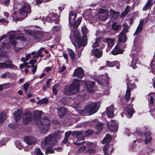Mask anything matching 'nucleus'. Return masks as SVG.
I'll return each mask as SVG.
<instances>
[{
	"mask_svg": "<svg viewBox=\"0 0 155 155\" xmlns=\"http://www.w3.org/2000/svg\"><path fill=\"white\" fill-rule=\"evenodd\" d=\"M83 83L85 84L87 90L90 93H93L94 90V86L95 82L89 80H86L83 81Z\"/></svg>",
	"mask_w": 155,
	"mask_h": 155,
	"instance_id": "obj_12",
	"label": "nucleus"
},
{
	"mask_svg": "<svg viewBox=\"0 0 155 155\" xmlns=\"http://www.w3.org/2000/svg\"><path fill=\"white\" fill-rule=\"evenodd\" d=\"M66 112V109L62 107H61L58 110V114L60 117L64 116Z\"/></svg>",
	"mask_w": 155,
	"mask_h": 155,
	"instance_id": "obj_35",
	"label": "nucleus"
},
{
	"mask_svg": "<svg viewBox=\"0 0 155 155\" xmlns=\"http://www.w3.org/2000/svg\"><path fill=\"white\" fill-rule=\"evenodd\" d=\"M76 17L77 15L74 12H72L69 14V21L70 27L71 28V30L77 29L81 21V17H79L77 21H75Z\"/></svg>",
	"mask_w": 155,
	"mask_h": 155,
	"instance_id": "obj_7",
	"label": "nucleus"
},
{
	"mask_svg": "<svg viewBox=\"0 0 155 155\" xmlns=\"http://www.w3.org/2000/svg\"><path fill=\"white\" fill-rule=\"evenodd\" d=\"M61 26H54L51 29V32L54 34H56L61 30Z\"/></svg>",
	"mask_w": 155,
	"mask_h": 155,
	"instance_id": "obj_38",
	"label": "nucleus"
},
{
	"mask_svg": "<svg viewBox=\"0 0 155 155\" xmlns=\"http://www.w3.org/2000/svg\"><path fill=\"white\" fill-rule=\"evenodd\" d=\"M144 25V20L140 21L139 25L137 27L136 31L134 34V35H137L142 30L143 26Z\"/></svg>",
	"mask_w": 155,
	"mask_h": 155,
	"instance_id": "obj_33",
	"label": "nucleus"
},
{
	"mask_svg": "<svg viewBox=\"0 0 155 155\" xmlns=\"http://www.w3.org/2000/svg\"><path fill=\"white\" fill-rule=\"evenodd\" d=\"M71 30V34L70 38L72 43L75 47L77 54L76 55L77 58H79L81 56V52L83 49L87 42V35L88 33V30L87 27L84 26L82 28L81 31L83 34L82 39H81L80 34L76 29Z\"/></svg>",
	"mask_w": 155,
	"mask_h": 155,
	"instance_id": "obj_1",
	"label": "nucleus"
},
{
	"mask_svg": "<svg viewBox=\"0 0 155 155\" xmlns=\"http://www.w3.org/2000/svg\"><path fill=\"white\" fill-rule=\"evenodd\" d=\"M154 95L153 93H150L148 96V98H150V101L152 105L153 104V95Z\"/></svg>",
	"mask_w": 155,
	"mask_h": 155,
	"instance_id": "obj_57",
	"label": "nucleus"
},
{
	"mask_svg": "<svg viewBox=\"0 0 155 155\" xmlns=\"http://www.w3.org/2000/svg\"><path fill=\"white\" fill-rule=\"evenodd\" d=\"M86 148L85 147V146L84 145V146H82V147H80L78 149V152L79 153H81L83 151H84V150H86Z\"/></svg>",
	"mask_w": 155,
	"mask_h": 155,
	"instance_id": "obj_54",
	"label": "nucleus"
},
{
	"mask_svg": "<svg viewBox=\"0 0 155 155\" xmlns=\"http://www.w3.org/2000/svg\"><path fill=\"white\" fill-rule=\"evenodd\" d=\"M110 14L112 16V18L114 19H117L119 15L118 12H115L112 9L110 10Z\"/></svg>",
	"mask_w": 155,
	"mask_h": 155,
	"instance_id": "obj_37",
	"label": "nucleus"
},
{
	"mask_svg": "<svg viewBox=\"0 0 155 155\" xmlns=\"http://www.w3.org/2000/svg\"><path fill=\"white\" fill-rule=\"evenodd\" d=\"M6 117V115L3 113L0 114V123L4 121Z\"/></svg>",
	"mask_w": 155,
	"mask_h": 155,
	"instance_id": "obj_51",
	"label": "nucleus"
},
{
	"mask_svg": "<svg viewBox=\"0 0 155 155\" xmlns=\"http://www.w3.org/2000/svg\"><path fill=\"white\" fill-rule=\"evenodd\" d=\"M95 126L97 129L96 134H98L101 131L102 129V124L101 123H99L97 124H96Z\"/></svg>",
	"mask_w": 155,
	"mask_h": 155,
	"instance_id": "obj_41",
	"label": "nucleus"
},
{
	"mask_svg": "<svg viewBox=\"0 0 155 155\" xmlns=\"http://www.w3.org/2000/svg\"><path fill=\"white\" fill-rule=\"evenodd\" d=\"M58 87V84H56L53 87L52 91L53 93L56 94L57 93V89Z\"/></svg>",
	"mask_w": 155,
	"mask_h": 155,
	"instance_id": "obj_53",
	"label": "nucleus"
},
{
	"mask_svg": "<svg viewBox=\"0 0 155 155\" xmlns=\"http://www.w3.org/2000/svg\"><path fill=\"white\" fill-rule=\"evenodd\" d=\"M56 142L55 135L50 134L48 137L44 138L41 143V147L43 148H45L49 145H54Z\"/></svg>",
	"mask_w": 155,
	"mask_h": 155,
	"instance_id": "obj_9",
	"label": "nucleus"
},
{
	"mask_svg": "<svg viewBox=\"0 0 155 155\" xmlns=\"http://www.w3.org/2000/svg\"><path fill=\"white\" fill-rule=\"evenodd\" d=\"M39 19H40L41 20H43V21L46 20V21H48L49 22H52V21L51 20V18L49 17V15L48 16L46 17L45 18L44 16L42 17H40L39 18Z\"/></svg>",
	"mask_w": 155,
	"mask_h": 155,
	"instance_id": "obj_46",
	"label": "nucleus"
},
{
	"mask_svg": "<svg viewBox=\"0 0 155 155\" xmlns=\"http://www.w3.org/2000/svg\"><path fill=\"white\" fill-rule=\"evenodd\" d=\"M7 35L9 36V40L8 41V40L5 39L0 48V58L3 56L2 54L3 53L10 48L9 44L12 46H15L17 43V40L19 39L21 41L23 42L26 40L25 38L23 37L19 36L16 38V32L15 31H11L8 32L7 33Z\"/></svg>",
	"mask_w": 155,
	"mask_h": 155,
	"instance_id": "obj_2",
	"label": "nucleus"
},
{
	"mask_svg": "<svg viewBox=\"0 0 155 155\" xmlns=\"http://www.w3.org/2000/svg\"><path fill=\"white\" fill-rule=\"evenodd\" d=\"M114 150L111 145L106 144L103 148L104 155H110Z\"/></svg>",
	"mask_w": 155,
	"mask_h": 155,
	"instance_id": "obj_20",
	"label": "nucleus"
},
{
	"mask_svg": "<svg viewBox=\"0 0 155 155\" xmlns=\"http://www.w3.org/2000/svg\"><path fill=\"white\" fill-rule=\"evenodd\" d=\"M33 119L32 114L28 112H25L23 116V122L24 124H27Z\"/></svg>",
	"mask_w": 155,
	"mask_h": 155,
	"instance_id": "obj_18",
	"label": "nucleus"
},
{
	"mask_svg": "<svg viewBox=\"0 0 155 155\" xmlns=\"http://www.w3.org/2000/svg\"><path fill=\"white\" fill-rule=\"evenodd\" d=\"M73 75L80 78H82L84 76V71L83 68L80 67H78L74 70Z\"/></svg>",
	"mask_w": 155,
	"mask_h": 155,
	"instance_id": "obj_17",
	"label": "nucleus"
},
{
	"mask_svg": "<svg viewBox=\"0 0 155 155\" xmlns=\"http://www.w3.org/2000/svg\"><path fill=\"white\" fill-rule=\"evenodd\" d=\"M108 11L107 10L101 9L98 11V15L99 19L102 21H104L108 17Z\"/></svg>",
	"mask_w": 155,
	"mask_h": 155,
	"instance_id": "obj_13",
	"label": "nucleus"
},
{
	"mask_svg": "<svg viewBox=\"0 0 155 155\" xmlns=\"http://www.w3.org/2000/svg\"><path fill=\"white\" fill-rule=\"evenodd\" d=\"M75 144L78 146L81 144H84L87 148H93L96 146V143H93L91 142H74Z\"/></svg>",
	"mask_w": 155,
	"mask_h": 155,
	"instance_id": "obj_19",
	"label": "nucleus"
},
{
	"mask_svg": "<svg viewBox=\"0 0 155 155\" xmlns=\"http://www.w3.org/2000/svg\"><path fill=\"white\" fill-rule=\"evenodd\" d=\"M35 151L36 155H43V154L39 148H36Z\"/></svg>",
	"mask_w": 155,
	"mask_h": 155,
	"instance_id": "obj_58",
	"label": "nucleus"
},
{
	"mask_svg": "<svg viewBox=\"0 0 155 155\" xmlns=\"http://www.w3.org/2000/svg\"><path fill=\"white\" fill-rule=\"evenodd\" d=\"M39 130L42 133L45 134L47 132L49 127V120L47 118L42 119L37 123Z\"/></svg>",
	"mask_w": 155,
	"mask_h": 155,
	"instance_id": "obj_8",
	"label": "nucleus"
},
{
	"mask_svg": "<svg viewBox=\"0 0 155 155\" xmlns=\"http://www.w3.org/2000/svg\"><path fill=\"white\" fill-rule=\"evenodd\" d=\"M68 54L70 55L72 60H74L75 59L74 53L72 50L68 49Z\"/></svg>",
	"mask_w": 155,
	"mask_h": 155,
	"instance_id": "obj_48",
	"label": "nucleus"
},
{
	"mask_svg": "<svg viewBox=\"0 0 155 155\" xmlns=\"http://www.w3.org/2000/svg\"><path fill=\"white\" fill-rule=\"evenodd\" d=\"M54 153L53 150L52 149H47L45 151V153L48 154L49 153Z\"/></svg>",
	"mask_w": 155,
	"mask_h": 155,
	"instance_id": "obj_60",
	"label": "nucleus"
},
{
	"mask_svg": "<svg viewBox=\"0 0 155 155\" xmlns=\"http://www.w3.org/2000/svg\"><path fill=\"white\" fill-rule=\"evenodd\" d=\"M41 51L40 50H39L38 52L33 57V59H35L36 58L38 59L39 57L41 58H42L43 57V56L42 54H41Z\"/></svg>",
	"mask_w": 155,
	"mask_h": 155,
	"instance_id": "obj_45",
	"label": "nucleus"
},
{
	"mask_svg": "<svg viewBox=\"0 0 155 155\" xmlns=\"http://www.w3.org/2000/svg\"><path fill=\"white\" fill-rule=\"evenodd\" d=\"M145 136V142L146 144L149 143L151 140V137L150 136L151 134V132L149 131H147L144 133Z\"/></svg>",
	"mask_w": 155,
	"mask_h": 155,
	"instance_id": "obj_31",
	"label": "nucleus"
},
{
	"mask_svg": "<svg viewBox=\"0 0 155 155\" xmlns=\"http://www.w3.org/2000/svg\"><path fill=\"white\" fill-rule=\"evenodd\" d=\"M22 113V111L20 110H17V111H15L14 113L13 114L14 118L16 121L20 119L21 118Z\"/></svg>",
	"mask_w": 155,
	"mask_h": 155,
	"instance_id": "obj_30",
	"label": "nucleus"
},
{
	"mask_svg": "<svg viewBox=\"0 0 155 155\" xmlns=\"http://www.w3.org/2000/svg\"><path fill=\"white\" fill-rule=\"evenodd\" d=\"M150 68L151 71L154 72L155 71V59L153 60L150 64Z\"/></svg>",
	"mask_w": 155,
	"mask_h": 155,
	"instance_id": "obj_43",
	"label": "nucleus"
},
{
	"mask_svg": "<svg viewBox=\"0 0 155 155\" xmlns=\"http://www.w3.org/2000/svg\"><path fill=\"white\" fill-rule=\"evenodd\" d=\"M101 39H96L93 42V44L92 46V47L95 48L97 47L99 45Z\"/></svg>",
	"mask_w": 155,
	"mask_h": 155,
	"instance_id": "obj_44",
	"label": "nucleus"
},
{
	"mask_svg": "<svg viewBox=\"0 0 155 155\" xmlns=\"http://www.w3.org/2000/svg\"><path fill=\"white\" fill-rule=\"evenodd\" d=\"M25 67H26L27 68H30L31 66H30L28 65V63L27 62H24L23 64H21L20 65V68L22 69Z\"/></svg>",
	"mask_w": 155,
	"mask_h": 155,
	"instance_id": "obj_50",
	"label": "nucleus"
},
{
	"mask_svg": "<svg viewBox=\"0 0 155 155\" xmlns=\"http://www.w3.org/2000/svg\"><path fill=\"white\" fill-rule=\"evenodd\" d=\"M83 131L84 133V135L86 137L91 136L93 133V130H88L85 132Z\"/></svg>",
	"mask_w": 155,
	"mask_h": 155,
	"instance_id": "obj_49",
	"label": "nucleus"
},
{
	"mask_svg": "<svg viewBox=\"0 0 155 155\" xmlns=\"http://www.w3.org/2000/svg\"><path fill=\"white\" fill-rule=\"evenodd\" d=\"M42 111L39 110H36L34 112V115H37V117H40L42 114Z\"/></svg>",
	"mask_w": 155,
	"mask_h": 155,
	"instance_id": "obj_55",
	"label": "nucleus"
},
{
	"mask_svg": "<svg viewBox=\"0 0 155 155\" xmlns=\"http://www.w3.org/2000/svg\"><path fill=\"white\" fill-rule=\"evenodd\" d=\"M31 8L29 5L27 3H25L19 10L21 16L23 19L27 16L28 13H30Z\"/></svg>",
	"mask_w": 155,
	"mask_h": 155,
	"instance_id": "obj_11",
	"label": "nucleus"
},
{
	"mask_svg": "<svg viewBox=\"0 0 155 155\" xmlns=\"http://www.w3.org/2000/svg\"><path fill=\"white\" fill-rule=\"evenodd\" d=\"M106 41L107 43L108 46L109 48L112 47L114 44L115 39L113 38H107Z\"/></svg>",
	"mask_w": 155,
	"mask_h": 155,
	"instance_id": "obj_34",
	"label": "nucleus"
},
{
	"mask_svg": "<svg viewBox=\"0 0 155 155\" xmlns=\"http://www.w3.org/2000/svg\"><path fill=\"white\" fill-rule=\"evenodd\" d=\"M116 66V68L117 69L120 68V65L119 63L117 61H113V62H110L108 61H106V66L109 67H113L115 66Z\"/></svg>",
	"mask_w": 155,
	"mask_h": 155,
	"instance_id": "obj_28",
	"label": "nucleus"
},
{
	"mask_svg": "<svg viewBox=\"0 0 155 155\" xmlns=\"http://www.w3.org/2000/svg\"><path fill=\"white\" fill-rule=\"evenodd\" d=\"M141 47L140 44L136 39H135L134 45L131 50L132 53L130 54V56L132 58L131 64L130 65V66L133 69L136 68H137L136 64L138 61L137 53L141 50Z\"/></svg>",
	"mask_w": 155,
	"mask_h": 155,
	"instance_id": "obj_5",
	"label": "nucleus"
},
{
	"mask_svg": "<svg viewBox=\"0 0 155 155\" xmlns=\"http://www.w3.org/2000/svg\"><path fill=\"white\" fill-rule=\"evenodd\" d=\"M25 32L29 35L34 36L33 38L36 42H42L48 40L51 38L50 34L43 31L35 32L33 30H25Z\"/></svg>",
	"mask_w": 155,
	"mask_h": 155,
	"instance_id": "obj_4",
	"label": "nucleus"
},
{
	"mask_svg": "<svg viewBox=\"0 0 155 155\" xmlns=\"http://www.w3.org/2000/svg\"><path fill=\"white\" fill-rule=\"evenodd\" d=\"M49 17L51 18L52 21H54L55 24L58 23L60 19L59 16L54 13H51L49 14Z\"/></svg>",
	"mask_w": 155,
	"mask_h": 155,
	"instance_id": "obj_29",
	"label": "nucleus"
},
{
	"mask_svg": "<svg viewBox=\"0 0 155 155\" xmlns=\"http://www.w3.org/2000/svg\"><path fill=\"white\" fill-rule=\"evenodd\" d=\"M24 139L26 143L29 145L34 144L37 142L36 139L32 136H26Z\"/></svg>",
	"mask_w": 155,
	"mask_h": 155,
	"instance_id": "obj_21",
	"label": "nucleus"
},
{
	"mask_svg": "<svg viewBox=\"0 0 155 155\" xmlns=\"http://www.w3.org/2000/svg\"><path fill=\"white\" fill-rule=\"evenodd\" d=\"M107 127L112 132L117 131L118 129V126L116 122L113 120H111L107 123Z\"/></svg>",
	"mask_w": 155,
	"mask_h": 155,
	"instance_id": "obj_14",
	"label": "nucleus"
},
{
	"mask_svg": "<svg viewBox=\"0 0 155 155\" xmlns=\"http://www.w3.org/2000/svg\"><path fill=\"white\" fill-rule=\"evenodd\" d=\"M72 135L71 134V132L69 131L66 132L65 134V137L64 140L62 141V143H66L68 141V139L71 137V136H72Z\"/></svg>",
	"mask_w": 155,
	"mask_h": 155,
	"instance_id": "obj_36",
	"label": "nucleus"
},
{
	"mask_svg": "<svg viewBox=\"0 0 155 155\" xmlns=\"http://www.w3.org/2000/svg\"><path fill=\"white\" fill-rule=\"evenodd\" d=\"M134 135L138 136L141 137L143 135V132L140 130H138L134 134Z\"/></svg>",
	"mask_w": 155,
	"mask_h": 155,
	"instance_id": "obj_52",
	"label": "nucleus"
},
{
	"mask_svg": "<svg viewBox=\"0 0 155 155\" xmlns=\"http://www.w3.org/2000/svg\"><path fill=\"white\" fill-rule=\"evenodd\" d=\"M119 45H117L113 50L111 52L113 54L116 55L118 54H120L123 53L124 50L121 49Z\"/></svg>",
	"mask_w": 155,
	"mask_h": 155,
	"instance_id": "obj_26",
	"label": "nucleus"
},
{
	"mask_svg": "<svg viewBox=\"0 0 155 155\" xmlns=\"http://www.w3.org/2000/svg\"><path fill=\"white\" fill-rule=\"evenodd\" d=\"M73 106L74 108L76 109L78 108H80L81 107V105L80 103H74V104Z\"/></svg>",
	"mask_w": 155,
	"mask_h": 155,
	"instance_id": "obj_62",
	"label": "nucleus"
},
{
	"mask_svg": "<svg viewBox=\"0 0 155 155\" xmlns=\"http://www.w3.org/2000/svg\"><path fill=\"white\" fill-rule=\"evenodd\" d=\"M127 37L125 34L121 32L118 36V39L117 44H119L120 43H124L126 42Z\"/></svg>",
	"mask_w": 155,
	"mask_h": 155,
	"instance_id": "obj_27",
	"label": "nucleus"
},
{
	"mask_svg": "<svg viewBox=\"0 0 155 155\" xmlns=\"http://www.w3.org/2000/svg\"><path fill=\"white\" fill-rule=\"evenodd\" d=\"M84 133L82 131H77L74 132V134L77 137V141L76 142L83 140L84 139Z\"/></svg>",
	"mask_w": 155,
	"mask_h": 155,
	"instance_id": "obj_24",
	"label": "nucleus"
},
{
	"mask_svg": "<svg viewBox=\"0 0 155 155\" xmlns=\"http://www.w3.org/2000/svg\"><path fill=\"white\" fill-rule=\"evenodd\" d=\"M36 61H37L35 59H33L30 61L29 64H30L32 65L31 66V67L32 68H33L34 66V64L36 62Z\"/></svg>",
	"mask_w": 155,
	"mask_h": 155,
	"instance_id": "obj_61",
	"label": "nucleus"
},
{
	"mask_svg": "<svg viewBox=\"0 0 155 155\" xmlns=\"http://www.w3.org/2000/svg\"><path fill=\"white\" fill-rule=\"evenodd\" d=\"M114 106L111 105L107 108L105 113L107 117H112L113 116Z\"/></svg>",
	"mask_w": 155,
	"mask_h": 155,
	"instance_id": "obj_23",
	"label": "nucleus"
},
{
	"mask_svg": "<svg viewBox=\"0 0 155 155\" xmlns=\"http://www.w3.org/2000/svg\"><path fill=\"white\" fill-rule=\"evenodd\" d=\"M153 4L152 0H148L147 1L143 8V10L146 11L149 9Z\"/></svg>",
	"mask_w": 155,
	"mask_h": 155,
	"instance_id": "obj_32",
	"label": "nucleus"
},
{
	"mask_svg": "<svg viewBox=\"0 0 155 155\" xmlns=\"http://www.w3.org/2000/svg\"><path fill=\"white\" fill-rule=\"evenodd\" d=\"M109 78V77L107 76L106 77V81L102 82L97 79L95 80V81L100 85L101 86L103 90L104 94L106 95H107L108 94V91L111 87H110L109 86V83L108 81Z\"/></svg>",
	"mask_w": 155,
	"mask_h": 155,
	"instance_id": "obj_10",
	"label": "nucleus"
},
{
	"mask_svg": "<svg viewBox=\"0 0 155 155\" xmlns=\"http://www.w3.org/2000/svg\"><path fill=\"white\" fill-rule=\"evenodd\" d=\"M131 7L130 6L127 5V6L126 8L125 11L127 13H128L129 12L131 11Z\"/></svg>",
	"mask_w": 155,
	"mask_h": 155,
	"instance_id": "obj_64",
	"label": "nucleus"
},
{
	"mask_svg": "<svg viewBox=\"0 0 155 155\" xmlns=\"http://www.w3.org/2000/svg\"><path fill=\"white\" fill-rule=\"evenodd\" d=\"M48 102V100L46 98H44L39 100L37 103L38 104L41 105L43 104H47Z\"/></svg>",
	"mask_w": 155,
	"mask_h": 155,
	"instance_id": "obj_40",
	"label": "nucleus"
},
{
	"mask_svg": "<svg viewBox=\"0 0 155 155\" xmlns=\"http://www.w3.org/2000/svg\"><path fill=\"white\" fill-rule=\"evenodd\" d=\"M123 25L124 27L121 32H123V33L125 34V33L128 32V30L129 29V27L128 25L125 24H124Z\"/></svg>",
	"mask_w": 155,
	"mask_h": 155,
	"instance_id": "obj_47",
	"label": "nucleus"
},
{
	"mask_svg": "<svg viewBox=\"0 0 155 155\" xmlns=\"http://www.w3.org/2000/svg\"><path fill=\"white\" fill-rule=\"evenodd\" d=\"M80 81L77 79H75L70 86L66 87L64 91L66 95H71L78 93L79 90Z\"/></svg>",
	"mask_w": 155,
	"mask_h": 155,
	"instance_id": "obj_6",
	"label": "nucleus"
},
{
	"mask_svg": "<svg viewBox=\"0 0 155 155\" xmlns=\"http://www.w3.org/2000/svg\"><path fill=\"white\" fill-rule=\"evenodd\" d=\"M15 144L16 147L18 148L19 149H21L22 148L21 143L20 141H17L15 142Z\"/></svg>",
	"mask_w": 155,
	"mask_h": 155,
	"instance_id": "obj_56",
	"label": "nucleus"
},
{
	"mask_svg": "<svg viewBox=\"0 0 155 155\" xmlns=\"http://www.w3.org/2000/svg\"><path fill=\"white\" fill-rule=\"evenodd\" d=\"M100 105L99 102H89L87 104L84 110H77V111L82 115L85 116L93 114L98 110Z\"/></svg>",
	"mask_w": 155,
	"mask_h": 155,
	"instance_id": "obj_3",
	"label": "nucleus"
},
{
	"mask_svg": "<svg viewBox=\"0 0 155 155\" xmlns=\"http://www.w3.org/2000/svg\"><path fill=\"white\" fill-rule=\"evenodd\" d=\"M111 140V137L110 135L109 134H107L104 139L102 140V142L103 143H108Z\"/></svg>",
	"mask_w": 155,
	"mask_h": 155,
	"instance_id": "obj_39",
	"label": "nucleus"
},
{
	"mask_svg": "<svg viewBox=\"0 0 155 155\" xmlns=\"http://www.w3.org/2000/svg\"><path fill=\"white\" fill-rule=\"evenodd\" d=\"M127 89L125 94V98L127 101L129 100L130 96V93L131 92L130 89H134L136 88L135 85L134 84H129L128 82L127 83Z\"/></svg>",
	"mask_w": 155,
	"mask_h": 155,
	"instance_id": "obj_15",
	"label": "nucleus"
},
{
	"mask_svg": "<svg viewBox=\"0 0 155 155\" xmlns=\"http://www.w3.org/2000/svg\"><path fill=\"white\" fill-rule=\"evenodd\" d=\"M52 80V78L48 79L46 82V87L48 88H50V82Z\"/></svg>",
	"mask_w": 155,
	"mask_h": 155,
	"instance_id": "obj_63",
	"label": "nucleus"
},
{
	"mask_svg": "<svg viewBox=\"0 0 155 155\" xmlns=\"http://www.w3.org/2000/svg\"><path fill=\"white\" fill-rule=\"evenodd\" d=\"M125 110L127 112L128 115V117H132L134 113L133 109L132 104L128 105L125 108Z\"/></svg>",
	"mask_w": 155,
	"mask_h": 155,
	"instance_id": "obj_25",
	"label": "nucleus"
},
{
	"mask_svg": "<svg viewBox=\"0 0 155 155\" xmlns=\"http://www.w3.org/2000/svg\"><path fill=\"white\" fill-rule=\"evenodd\" d=\"M92 55H94L95 57L99 58L102 57L103 54V51L101 49L97 48L93 49L92 51Z\"/></svg>",
	"mask_w": 155,
	"mask_h": 155,
	"instance_id": "obj_22",
	"label": "nucleus"
},
{
	"mask_svg": "<svg viewBox=\"0 0 155 155\" xmlns=\"http://www.w3.org/2000/svg\"><path fill=\"white\" fill-rule=\"evenodd\" d=\"M16 66L13 65L12 61L9 60H7L4 62L0 63V68L5 69L8 68H15Z\"/></svg>",
	"mask_w": 155,
	"mask_h": 155,
	"instance_id": "obj_16",
	"label": "nucleus"
},
{
	"mask_svg": "<svg viewBox=\"0 0 155 155\" xmlns=\"http://www.w3.org/2000/svg\"><path fill=\"white\" fill-rule=\"evenodd\" d=\"M121 25L117 24L116 23H113L112 25V28L114 31H118L121 29Z\"/></svg>",
	"mask_w": 155,
	"mask_h": 155,
	"instance_id": "obj_42",
	"label": "nucleus"
},
{
	"mask_svg": "<svg viewBox=\"0 0 155 155\" xmlns=\"http://www.w3.org/2000/svg\"><path fill=\"white\" fill-rule=\"evenodd\" d=\"M8 23V21H6L4 18H2L0 19V25L3 24L4 25H6Z\"/></svg>",
	"mask_w": 155,
	"mask_h": 155,
	"instance_id": "obj_59",
	"label": "nucleus"
}]
</instances>
